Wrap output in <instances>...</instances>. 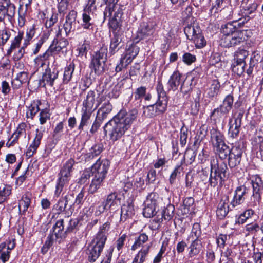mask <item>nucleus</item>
Returning <instances> with one entry per match:
<instances>
[{"mask_svg":"<svg viewBox=\"0 0 263 263\" xmlns=\"http://www.w3.org/2000/svg\"><path fill=\"white\" fill-rule=\"evenodd\" d=\"M137 115L138 110L136 109H132L128 112L121 110L105 125L104 127L108 129L110 139L115 142L120 139L130 129Z\"/></svg>","mask_w":263,"mask_h":263,"instance_id":"1","label":"nucleus"},{"mask_svg":"<svg viewBox=\"0 0 263 263\" xmlns=\"http://www.w3.org/2000/svg\"><path fill=\"white\" fill-rule=\"evenodd\" d=\"M35 33V31L33 27L27 30L25 36L23 31H19L17 34L11 41L10 46L7 51V55H11L13 51L19 48L14 54V57L17 60L21 59L26 53L25 49L30 44V42L34 37Z\"/></svg>","mask_w":263,"mask_h":263,"instance_id":"2","label":"nucleus"},{"mask_svg":"<svg viewBox=\"0 0 263 263\" xmlns=\"http://www.w3.org/2000/svg\"><path fill=\"white\" fill-rule=\"evenodd\" d=\"M210 166L209 184L213 187L218 184L222 186L227 178L228 167L226 163L215 157L211 159Z\"/></svg>","mask_w":263,"mask_h":263,"instance_id":"3","label":"nucleus"},{"mask_svg":"<svg viewBox=\"0 0 263 263\" xmlns=\"http://www.w3.org/2000/svg\"><path fill=\"white\" fill-rule=\"evenodd\" d=\"M156 90L158 94L157 102L154 104L148 105L144 108V114L149 118L154 117L158 114L164 112L167 107L168 98L161 81L158 82Z\"/></svg>","mask_w":263,"mask_h":263,"instance_id":"4","label":"nucleus"},{"mask_svg":"<svg viewBox=\"0 0 263 263\" xmlns=\"http://www.w3.org/2000/svg\"><path fill=\"white\" fill-rule=\"evenodd\" d=\"M192 20H193V22L185 27L184 29V33L187 39L192 41L195 44L197 48H202L206 45V42L195 18H192Z\"/></svg>","mask_w":263,"mask_h":263,"instance_id":"5","label":"nucleus"},{"mask_svg":"<svg viewBox=\"0 0 263 263\" xmlns=\"http://www.w3.org/2000/svg\"><path fill=\"white\" fill-rule=\"evenodd\" d=\"M73 159H70L66 162L59 174V178L56 185L55 195L59 197L63 190L64 186L68 183L71 176L73 166L74 164Z\"/></svg>","mask_w":263,"mask_h":263,"instance_id":"6","label":"nucleus"},{"mask_svg":"<svg viewBox=\"0 0 263 263\" xmlns=\"http://www.w3.org/2000/svg\"><path fill=\"white\" fill-rule=\"evenodd\" d=\"M234 102V97L229 94L226 96L222 103L211 112L210 117L215 122H220L223 118H226L232 109Z\"/></svg>","mask_w":263,"mask_h":263,"instance_id":"7","label":"nucleus"},{"mask_svg":"<svg viewBox=\"0 0 263 263\" xmlns=\"http://www.w3.org/2000/svg\"><path fill=\"white\" fill-rule=\"evenodd\" d=\"M244 31H238L233 33L222 36L220 40V45L224 47H231L240 45L246 41Z\"/></svg>","mask_w":263,"mask_h":263,"instance_id":"8","label":"nucleus"},{"mask_svg":"<svg viewBox=\"0 0 263 263\" xmlns=\"http://www.w3.org/2000/svg\"><path fill=\"white\" fill-rule=\"evenodd\" d=\"M203 248L201 240L199 238H195L187 247L186 259L189 261L198 259L200 254L203 253Z\"/></svg>","mask_w":263,"mask_h":263,"instance_id":"9","label":"nucleus"},{"mask_svg":"<svg viewBox=\"0 0 263 263\" xmlns=\"http://www.w3.org/2000/svg\"><path fill=\"white\" fill-rule=\"evenodd\" d=\"M103 239L101 241L93 239L91 244L88 245L86 250L88 260L90 262H94L100 256L105 243H103Z\"/></svg>","mask_w":263,"mask_h":263,"instance_id":"10","label":"nucleus"},{"mask_svg":"<svg viewBox=\"0 0 263 263\" xmlns=\"http://www.w3.org/2000/svg\"><path fill=\"white\" fill-rule=\"evenodd\" d=\"M158 195L155 193H150L144 202L143 214L146 218H151L156 214V207L157 204Z\"/></svg>","mask_w":263,"mask_h":263,"instance_id":"11","label":"nucleus"},{"mask_svg":"<svg viewBox=\"0 0 263 263\" xmlns=\"http://www.w3.org/2000/svg\"><path fill=\"white\" fill-rule=\"evenodd\" d=\"M109 166V161L107 160L100 161L98 160L91 168V172L93 176L101 177L105 179Z\"/></svg>","mask_w":263,"mask_h":263,"instance_id":"12","label":"nucleus"},{"mask_svg":"<svg viewBox=\"0 0 263 263\" xmlns=\"http://www.w3.org/2000/svg\"><path fill=\"white\" fill-rule=\"evenodd\" d=\"M77 12L74 10L70 11L65 18V22L63 27L66 35L70 33L74 32L78 26V21H77Z\"/></svg>","mask_w":263,"mask_h":263,"instance_id":"13","label":"nucleus"},{"mask_svg":"<svg viewBox=\"0 0 263 263\" xmlns=\"http://www.w3.org/2000/svg\"><path fill=\"white\" fill-rule=\"evenodd\" d=\"M58 74L59 71L57 69H51L48 67L43 73L42 79L40 81V85L42 87H45L46 85L52 86L54 81L58 78Z\"/></svg>","mask_w":263,"mask_h":263,"instance_id":"14","label":"nucleus"},{"mask_svg":"<svg viewBox=\"0 0 263 263\" xmlns=\"http://www.w3.org/2000/svg\"><path fill=\"white\" fill-rule=\"evenodd\" d=\"M248 192V189L244 185L237 187L233 198L230 202V206L234 208L242 204L245 201Z\"/></svg>","mask_w":263,"mask_h":263,"instance_id":"15","label":"nucleus"},{"mask_svg":"<svg viewBox=\"0 0 263 263\" xmlns=\"http://www.w3.org/2000/svg\"><path fill=\"white\" fill-rule=\"evenodd\" d=\"M251 182L253 188L252 196L259 201L263 191V181L259 176L256 175L251 177Z\"/></svg>","mask_w":263,"mask_h":263,"instance_id":"16","label":"nucleus"},{"mask_svg":"<svg viewBox=\"0 0 263 263\" xmlns=\"http://www.w3.org/2000/svg\"><path fill=\"white\" fill-rule=\"evenodd\" d=\"M242 152V149L238 146H234L231 148L228 159V164L231 168L235 167L240 163Z\"/></svg>","mask_w":263,"mask_h":263,"instance_id":"17","label":"nucleus"},{"mask_svg":"<svg viewBox=\"0 0 263 263\" xmlns=\"http://www.w3.org/2000/svg\"><path fill=\"white\" fill-rule=\"evenodd\" d=\"M64 220L61 219L58 220L52 228V233L54 236L55 239L60 241L63 238L66 237L68 233L67 228H65Z\"/></svg>","mask_w":263,"mask_h":263,"instance_id":"18","label":"nucleus"},{"mask_svg":"<svg viewBox=\"0 0 263 263\" xmlns=\"http://www.w3.org/2000/svg\"><path fill=\"white\" fill-rule=\"evenodd\" d=\"M1 12L4 13V20L7 16L11 20L15 15V7L10 0H1L0 2Z\"/></svg>","mask_w":263,"mask_h":263,"instance_id":"19","label":"nucleus"},{"mask_svg":"<svg viewBox=\"0 0 263 263\" xmlns=\"http://www.w3.org/2000/svg\"><path fill=\"white\" fill-rule=\"evenodd\" d=\"M61 31V30L59 29V32L57 34V38L53 41L52 43L48 49L51 54L54 52H60L62 49L66 48L68 45V42L67 39L60 38Z\"/></svg>","mask_w":263,"mask_h":263,"instance_id":"20","label":"nucleus"},{"mask_svg":"<svg viewBox=\"0 0 263 263\" xmlns=\"http://www.w3.org/2000/svg\"><path fill=\"white\" fill-rule=\"evenodd\" d=\"M229 197L223 196L219 201L216 210L217 216L220 219L224 218L228 213L230 206L228 205ZM230 207H231L230 206Z\"/></svg>","mask_w":263,"mask_h":263,"instance_id":"21","label":"nucleus"},{"mask_svg":"<svg viewBox=\"0 0 263 263\" xmlns=\"http://www.w3.org/2000/svg\"><path fill=\"white\" fill-rule=\"evenodd\" d=\"M29 81V73L26 71L20 72L17 74L16 78L12 80V87L13 89H18L23 84L28 83Z\"/></svg>","mask_w":263,"mask_h":263,"instance_id":"22","label":"nucleus"},{"mask_svg":"<svg viewBox=\"0 0 263 263\" xmlns=\"http://www.w3.org/2000/svg\"><path fill=\"white\" fill-rule=\"evenodd\" d=\"M149 241L148 236L145 233H141L138 236L135 237V242L132 246L131 250L135 251L140 248H143V247L149 245H151L152 247V242Z\"/></svg>","mask_w":263,"mask_h":263,"instance_id":"23","label":"nucleus"},{"mask_svg":"<svg viewBox=\"0 0 263 263\" xmlns=\"http://www.w3.org/2000/svg\"><path fill=\"white\" fill-rule=\"evenodd\" d=\"M175 207L172 204H168L162 210L160 216L159 215L154 219V221L157 223H160L162 221L163 218L166 220H170L174 216Z\"/></svg>","mask_w":263,"mask_h":263,"instance_id":"24","label":"nucleus"},{"mask_svg":"<svg viewBox=\"0 0 263 263\" xmlns=\"http://www.w3.org/2000/svg\"><path fill=\"white\" fill-rule=\"evenodd\" d=\"M43 135V134L42 131H40L39 129H36L35 137L26 152L27 156L30 157L35 153L40 145Z\"/></svg>","mask_w":263,"mask_h":263,"instance_id":"25","label":"nucleus"},{"mask_svg":"<svg viewBox=\"0 0 263 263\" xmlns=\"http://www.w3.org/2000/svg\"><path fill=\"white\" fill-rule=\"evenodd\" d=\"M31 198L32 194L29 192L25 193L22 196L18 202L19 211L21 214L25 215L26 212L28 210L30 205Z\"/></svg>","mask_w":263,"mask_h":263,"instance_id":"26","label":"nucleus"},{"mask_svg":"<svg viewBox=\"0 0 263 263\" xmlns=\"http://www.w3.org/2000/svg\"><path fill=\"white\" fill-rule=\"evenodd\" d=\"M155 31L154 25L147 22H143L140 24L138 31V35L141 38L152 35Z\"/></svg>","mask_w":263,"mask_h":263,"instance_id":"27","label":"nucleus"},{"mask_svg":"<svg viewBox=\"0 0 263 263\" xmlns=\"http://www.w3.org/2000/svg\"><path fill=\"white\" fill-rule=\"evenodd\" d=\"M122 45L120 35L117 32L114 33L110 41L109 53L112 55L115 54L122 47Z\"/></svg>","mask_w":263,"mask_h":263,"instance_id":"28","label":"nucleus"},{"mask_svg":"<svg viewBox=\"0 0 263 263\" xmlns=\"http://www.w3.org/2000/svg\"><path fill=\"white\" fill-rule=\"evenodd\" d=\"M242 20L243 19L242 18H240L238 20H235L233 21L232 23H228L222 26L221 31L223 33V36L230 35L234 32H237L238 30H237L236 26L233 25V23L238 22V25L244 24L245 21Z\"/></svg>","mask_w":263,"mask_h":263,"instance_id":"29","label":"nucleus"},{"mask_svg":"<svg viewBox=\"0 0 263 263\" xmlns=\"http://www.w3.org/2000/svg\"><path fill=\"white\" fill-rule=\"evenodd\" d=\"M151 245H147L141 248L135 255L132 263H143L146 261L149 254Z\"/></svg>","mask_w":263,"mask_h":263,"instance_id":"30","label":"nucleus"},{"mask_svg":"<svg viewBox=\"0 0 263 263\" xmlns=\"http://www.w3.org/2000/svg\"><path fill=\"white\" fill-rule=\"evenodd\" d=\"M181 74L177 71H175L170 77L168 82V90L176 91L181 83Z\"/></svg>","mask_w":263,"mask_h":263,"instance_id":"31","label":"nucleus"},{"mask_svg":"<svg viewBox=\"0 0 263 263\" xmlns=\"http://www.w3.org/2000/svg\"><path fill=\"white\" fill-rule=\"evenodd\" d=\"M112 107L108 101L104 103L97 111V118L103 121L112 110Z\"/></svg>","mask_w":263,"mask_h":263,"instance_id":"32","label":"nucleus"},{"mask_svg":"<svg viewBox=\"0 0 263 263\" xmlns=\"http://www.w3.org/2000/svg\"><path fill=\"white\" fill-rule=\"evenodd\" d=\"M258 4L255 2L249 4V5L246 7H242L241 13L243 16L245 17L244 20L246 22L250 19L253 18L252 14L256 10Z\"/></svg>","mask_w":263,"mask_h":263,"instance_id":"33","label":"nucleus"},{"mask_svg":"<svg viewBox=\"0 0 263 263\" xmlns=\"http://www.w3.org/2000/svg\"><path fill=\"white\" fill-rule=\"evenodd\" d=\"M220 84L217 80H213L207 90V96L211 99H215L220 91Z\"/></svg>","mask_w":263,"mask_h":263,"instance_id":"34","label":"nucleus"},{"mask_svg":"<svg viewBox=\"0 0 263 263\" xmlns=\"http://www.w3.org/2000/svg\"><path fill=\"white\" fill-rule=\"evenodd\" d=\"M74 69L75 64L74 60H73L64 68L63 78V83L64 84H67L71 80Z\"/></svg>","mask_w":263,"mask_h":263,"instance_id":"35","label":"nucleus"},{"mask_svg":"<svg viewBox=\"0 0 263 263\" xmlns=\"http://www.w3.org/2000/svg\"><path fill=\"white\" fill-rule=\"evenodd\" d=\"M105 62L99 60L96 58H92L90 68L93 69L96 74L100 75L104 71Z\"/></svg>","mask_w":263,"mask_h":263,"instance_id":"36","label":"nucleus"},{"mask_svg":"<svg viewBox=\"0 0 263 263\" xmlns=\"http://www.w3.org/2000/svg\"><path fill=\"white\" fill-rule=\"evenodd\" d=\"M134 205L131 203L124 204L121 210V219L125 220L127 218L132 217L134 215Z\"/></svg>","mask_w":263,"mask_h":263,"instance_id":"37","label":"nucleus"},{"mask_svg":"<svg viewBox=\"0 0 263 263\" xmlns=\"http://www.w3.org/2000/svg\"><path fill=\"white\" fill-rule=\"evenodd\" d=\"M41 104L40 100L33 101L29 106L27 107L26 111V118L33 119L36 113L40 110L39 106Z\"/></svg>","mask_w":263,"mask_h":263,"instance_id":"38","label":"nucleus"},{"mask_svg":"<svg viewBox=\"0 0 263 263\" xmlns=\"http://www.w3.org/2000/svg\"><path fill=\"white\" fill-rule=\"evenodd\" d=\"M96 99V92L93 90H90L87 92L86 99L83 102V108L92 109Z\"/></svg>","mask_w":263,"mask_h":263,"instance_id":"39","label":"nucleus"},{"mask_svg":"<svg viewBox=\"0 0 263 263\" xmlns=\"http://www.w3.org/2000/svg\"><path fill=\"white\" fill-rule=\"evenodd\" d=\"M110 228V223L108 222L104 223L100 228L99 231L97 234L94 239L100 241L102 239H103V243H105L107 239V234Z\"/></svg>","mask_w":263,"mask_h":263,"instance_id":"40","label":"nucleus"},{"mask_svg":"<svg viewBox=\"0 0 263 263\" xmlns=\"http://www.w3.org/2000/svg\"><path fill=\"white\" fill-rule=\"evenodd\" d=\"M81 26L84 29L91 30L93 28V22L90 15L89 11L84 9L82 14V23Z\"/></svg>","mask_w":263,"mask_h":263,"instance_id":"41","label":"nucleus"},{"mask_svg":"<svg viewBox=\"0 0 263 263\" xmlns=\"http://www.w3.org/2000/svg\"><path fill=\"white\" fill-rule=\"evenodd\" d=\"M92 112V111L91 109L82 108L81 120L78 127L80 130H82L84 126L87 125L88 121L91 116Z\"/></svg>","mask_w":263,"mask_h":263,"instance_id":"42","label":"nucleus"},{"mask_svg":"<svg viewBox=\"0 0 263 263\" xmlns=\"http://www.w3.org/2000/svg\"><path fill=\"white\" fill-rule=\"evenodd\" d=\"M241 125V123H239V122H234L232 118L229 119V134L231 137L234 138L238 136Z\"/></svg>","mask_w":263,"mask_h":263,"instance_id":"43","label":"nucleus"},{"mask_svg":"<svg viewBox=\"0 0 263 263\" xmlns=\"http://www.w3.org/2000/svg\"><path fill=\"white\" fill-rule=\"evenodd\" d=\"M68 204V198L65 196L60 198L52 209V211L55 214H60L63 212Z\"/></svg>","mask_w":263,"mask_h":263,"instance_id":"44","label":"nucleus"},{"mask_svg":"<svg viewBox=\"0 0 263 263\" xmlns=\"http://www.w3.org/2000/svg\"><path fill=\"white\" fill-rule=\"evenodd\" d=\"M104 180L101 177L94 176L89 186V194H93L97 192L98 190L102 185Z\"/></svg>","mask_w":263,"mask_h":263,"instance_id":"45","label":"nucleus"},{"mask_svg":"<svg viewBox=\"0 0 263 263\" xmlns=\"http://www.w3.org/2000/svg\"><path fill=\"white\" fill-rule=\"evenodd\" d=\"M27 124L22 122L20 123L15 132L12 134L11 138H14L17 141H18V139L20 138L23 137L24 139L26 138V129Z\"/></svg>","mask_w":263,"mask_h":263,"instance_id":"46","label":"nucleus"},{"mask_svg":"<svg viewBox=\"0 0 263 263\" xmlns=\"http://www.w3.org/2000/svg\"><path fill=\"white\" fill-rule=\"evenodd\" d=\"M260 230V226L257 222H251L245 226L243 232L246 236L255 235Z\"/></svg>","mask_w":263,"mask_h":263,"instance_id":"47","label":"nucleus"},{"mask_svg":"<svg viewBox=\"0 0 263 263\" xmlns=\"http://www.w3.org/2000/svg\"><path fill=\"white\" fill-rule=\"evenodd\" d=\"M248 55L249 52L248 51L239 49L234 53L233 62L246 63L245 59Z\"/></svg>","mask_w":263,"mask_h":263,"instance_id":"48","label":"nucleus"},{"mask_svg":"<svg viewBox=\"0 0 263 263\" xmlns=\"http://www.w3.org/2000/svg\"><path fill=\"white\" fill-rule=\"evenodd\" d=\"M134 59L130 57L126 54L123 56L120 60V63L118 64L116 67L115 70L117 72H119L122 70L123 68H126V66L129 64Z\"/></svg>","mask_w":263,"mask_h":263,"instance_id":"49","label":"nucleus"},{"mask_svg":"<svg viewBox=\"0 0 263 263\" xmlns=\"http://www.w3.org/2000/svg\"><path fill=\"white\" fill-rule=\"evenodd\" d=\"M216 148L218 154L221 159H226L228 156H229L231 152V149H230L229 146L225 143L220 146L218 145Z\"/></svg>","mask_w":263,"mask_h":263,"instance_id":"50","label":"nucleus"},{"mask_svg":"<svg viewBox=\"0 0 263 263\" xmlns=\"http://www.w3.org/2000/svg\"><path fill=\"white\" fill-rule=\"evenodd\" d=\"M119 200V199L117 198V193L116 192H114L110 193L107 196L106 201L103 203L108 209H109L111 207L117 204V202Z\"/></svg>","mask_w":263,"mask_h":263,"instance_id":"51","label":"nucleus"},{"mask_svg":"<svg viewBox=\"0 0 263 263\" xmlns=\"http://www.w3.org/2000/svg\"><path fill=\"white\" fill-rule=\"evenodd\" d=\"M254 142L257 146H259L260 153L263 157V127L257 133Z\"/></svg>","mask_w":263,"mask_h":263,"instance_id":"52","label":"nucleus"},{"mask_svg":"<svg viewBox=\"0 0 263 263\" xmlns=\"http://www.w3.org/2000/svg\"><path fill=\"white\" fill-rule=\"evenodd\" d=\"M51 55V54L48 50H47L43 54L37 56L34 60L35 65L40 67H43L44 65H45V61L47 60Z\"/></svg>","mask_w":263,"mask_h":263,"instance_id":"53","label":"nucleus"},{"mask_svg":"<svg viewBox=\"0 0 263 263\" xmlns=\"http://www.w3.org/2000/svg\"><path fill=\"white\" fill-rule=\"evenodd\" d=\"M246 63H238L233 62L232 65V69L234 73L238 76H241L245 72Z\"/></svg>","mask_w":263,"mask_h":263,"instance_id":"54","label":"nucleus"},{"mask_svg":"<svg viewBox=\"0 0 263 263\" xmlns=\"http://www.w3.org/2000/svg\"><path fill=\"white\" fill-rule=\"evenodd\" d=\"M10 252L6 249L5 243H2L0 245V259L5 263L9 259Z\"/></svg>","mask_w":263,"mask_h":263,"instance_id":"55","label":"nucleus"},{"mask_svg":"<svg viewBox=\"0 0 263 263\" xmlns=\"http://www.w3.org/2000/svg\"><path fill=\"white\" fill-rule=\"evenodd\" d=\"M107 48L105 47H102L100 49L93 55L92 58H96L99 60H103L106 62L107 55Z\"/></svg>","mask_w":263,"mask_h":263,"instance_id":"56","label":"nucleus"},{"mask_svg":"<svg viewBox=\"0 0 263 263\" xmlns=\"http://www.w3.org/2000/svg\"><path fill=\"white\" fill-rule=\"evenodd\" d=\"M183 168L181 165H178L176 166L175 169L173 170L170 176L169 181L171 184L174 183L178 175L180 174L183 171Z\"/></svg>","mask_w":263,"mask_h":263,"instance_id":"57","label":"nucleus"},{"mask_svg":"<svg viewBox=\"0 0 263 263\" xmlns=\"http://www.w3.org/2000/svg\"><path fill=\"white\" fill-rule=\"evenodd\" d=\"M187 137L188 129L184 125H183L180 132V142L182 146H184L186 144Z\"/></svg>","mask_w":263,"mask_h":263,"instance_id":"58","label":"nucleus"},{"mask_svg":"<svg viewBox=\"0 0 263 263\" xmlns=\"http://www.w3.org/2000/svg\"><path fill=\"white\" fill-rule=\"evenodd\" d=\"M102 152V148L99 145H95L87 154V158L91 159L94 157L98 156Z\"/></svg>","mask_w":263,"mask_h":263,"instance_id":"59","label":"nucleus"},{"mask_svg":"<svg viewBox=\"0 0 263 263\" xmlns=\"http://www.w3.org/2000/svg\"><path fill=\"white\" fill-rule=\"evenodd\" d=\"M11 190L10 186H5L0 190V204L5 201L7 197L11 194Z\"/></svg>","mask_w":263,"mask_h":263,"instance_id":"60","label":"nucleus"},{"mask_svg":"<svg viewBox=\"0 0 263 263\" xmlns=\"http://www.w3.org/2000/svg\"><path fill=\"white\" fill-rule=\"evenodd\" d=\"M50 117V114L47 109H42L39 114V121L41 124H45Z\"/></svg>","mask_w":263,"mask_h":263,"instance_id":"61","label":"nucleus"},{"mask_svg":"<svg viewBox=\"0 0 263 263\" xmlns=\"http://www.w3.org/2000/svg\"><path fill=\"white\" fill-rule=\"evenodd\" d=\"M25 12H24L23 5H20L18 10V24L21 27H23L25 24Z\"/></svg>","mask_w":263,"mask_h":263,"instance_id":"62","label":"nucleus"},{"mask_svg":"<svg viewBox=\"0 0 263 263\" xmlns=\"http://www.w3.org/2000/svg\"><path fill=\"white\" fill-rule=\"evenodd\" d=\"M10 32L7 30L0 31V47L3 46L9 40L10 37Z\"/></svg>","mask_w":263,"mask_h":263,"instance_id":"63","label":"nucleus"},{"mask_svg":"<svg viewBox=\"0 0 263 263\" xmlns=\"http://www.w3.org/2000/svg\"><path fill=\"white\" fill-rule=\"evenodd\" d=\"M213 144L216 147L225 143L223 141V136L220 133H216L213 136Z\"/></svg>","mask_w":263,"mask_h":263,"instance_id":"64","label":"nucleus"}]
</instances>
